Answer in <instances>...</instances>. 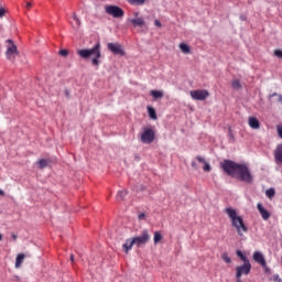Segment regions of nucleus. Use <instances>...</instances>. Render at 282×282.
<instances>
[{
	"mask_svg": "<svg viewBox=\"0 0 282 282\" xmlns=\"http://www.w3.org/2000/svg\"><path fill=\"white\" fill-rule=\"evenodd\" d=\"M220 169H223L224 173L229 175V177H235L236 180H239V182H245V184H252L254 180L252 172H250V167L246 164L224 160L220 162Z\"/></svg>",
	"mask_w": 282,
	"mask_h": 282,
	"instance_id": "f257e3e1",
	"label": "nucleus"
},
{
	"mask_svg": "<svg viewBox=\"0 0 282 282\" xmlns=\"http://www.w3.org/2000/svg\"><path fill=\"white\" fill-rule=\"evenodd\" d=\"M226 215H228L232 228L236 229L239 237H243L245 232H248V226L243 221V217L238 216L237 210L232 207H227L225 209Z\"/></svg>",
	"mask_w": 282,
	"mask_h": 282,
	"instance_id": "f03ea898",
	"label": "nucleus"
},
{
	"mask_svg": "<svg viewBox=\"0 0 282 282\" xmlns=\"http://www.w3.org/2000/svg\"><path fill=\"white\" fill-rule=\"evenodd\" d=\"M77 54L78 56H80V58H89L90 56H93L91 65H94L95 67H98V65H100V57L102 56L100 52V43L95 44L93 48L79 50L77 51Z\"/></svg>",
	"mask_w": 282,
	"mask_h": 282,
	"instance_id": "7ed1b4c3",
	"label": "nucleus"
},
{
	"mask_svg": "<svg viewBox=\"0 0 282 282\" xmlns=\"http://www.w3.org/2000/svg\"><path fill=\"white\" fill-rule=\"evenodd\" d=\"M140 140L143 144H151L155 140V130L152 128H143L141 132Z\"/></svg>",
	"mask_w": 282,
	"mask_h": 282,
	"instance_id": "20e7f679",
	"label": "nucleus"
},
{
	"mask_svg": "<svg viewBox=\"0 0 282 282\" xmlns=\"http://www.w3.org/2000/svg\"><path fill=\"white\" fill-rule=\"evenodd\" d=\"M150 240L151 235H149V230L144 229L140 236L132 238L131 245H134L138 248H140V246H145V243H149Z\"/></svg>",
	"mask_w": 282,
	"mask_h": 282,
	"instance_id": "39448f33",
	"label": "nucleus"
},
{
	"mask_svg": "<svg viewBox=\"0 0 282 282\" xmlns=\"http://www.w3.org/2000/svg\"><path fill=\"white\" fill-rule=\"evenodd\" d=\"M252 270V264L250 262H243L242 265L236 267V279H241V276H248Z\"/></svg>",
	"mask_w": 282,
	"mask_h": 282,
	"instance_id": "423d86ee",
	"label": "nucleus"
},
{
	"mask_svg": "<svg viewBox=\"0 0 282 282\" xmlns=\"http://www.w3.org/2000/svg\"><path fill=\"white\" fill-rule=\"evenodd\" d=\"M106 13L113 17V19H122L124 17V10L118 6L106 7Z\"/></svg>",
	"mask_w": 282,
	"mask_h": 282,
	"instance_id": "0eeeda50",
	"label": "nucleus"
},
{
	"mask_svg": "<svg viewBox=\"0 0 282 282\" xmlns=\"http://www.w3.org/2000/svg\"><path fill=\"white\" fill-rule=\"evenodd\" d=\"M8 45H7V58L9 61H14V58H17L19 52L17 51V45H14V42H12V40H8L7 41Z\"/></svg>",
	"mask_w": 282,
	"mask_h": 282,
	"instance_id": "6e6552de",
	"label": "nucleus"
},
{
	"mask_svg": "<svg viewBox=\"0 0 282 282\" xmlns=\"http://www.w3.org/2000/svg\"><path fill=\"white\" fill-rule=\"evenodd\" d=\"M189 96L193 100H206L210 96V93L206 89H197L191 90Z\"/></svg>",
	"mask_w": 282,
	"mask_h": 282,
	"instance_id": "1a4fd4ad",
	"label": "nucleus"
},
{
	"mask_svg": "<svg viewBox=\"0 0 282 282\" xmlns=\"http://www.w3.org/2000/svg\"><path fill=\"white\" fill-rule=\"evenodd\" d=\"M109 52H112L116 56H124V50H122V45L118 43H108L107 45Z\"/></svg>",
	"mask_w": 282,
	"mask_h": 282,
	"instance_id": "9d476101",
	"label": "nucleus"
},
{
	"mask_svg": "<svg viewBox=\"0 0 282 282\" xmlns=\"http://www.w3.org/2000/svg\"><path fill=\"white\" fill-rule=\"evenodd\" d=\"M139 15H140L139 12H134L135 19L130 20L133 28H144V25H145L144 19L143 18H138Z\"/></svg>",
	"mask_w": 282,
	"mask_h": 282,
	"instance_id": "9b49d317",
	"label": "nucleus"
},
{
	"mask_svg": "<svg viewBox=\"0 0 282 282\" xmlns=\"http://www.w3.org/2000/svg\"><path fill=\"white\" fill-rule=\"evenodd\" d=\"M253 260L256 261V263L262 265V268H265V265H268V263L265 262V258L263 257V253H261L260 251H256L253 253Z\"/></svg>",
	"mask_w": 282,
	"mask_h": 282,
	"instance_id": "f8f14e48",
	"label": "nucleus"
},
{
	"mask_svg": "<svg viewBox=\"0 0 282 282\" xmlns=\"http://www.w3.org/2000/svg\"><path fill=\"white\" fill-rule=\"evenodd\" d=\"M257 208L262 217V219H264V221H268V219H270V212H268L263 205L261 203H258Z\"/></svg>",
	"mask_w": 282,
	"mask_h": 282,
	"instance_id": "ddd939ff",
	"label": "nucleus"
},
{
	"mask_svg": "<svg viewBox=\"0 0 282 282\" xmlns=\"http://www.w3.org/2000/svg\"><path fill=\"white\" fill-rule=\"evenodd\" d=\"M274 160L276 164H282V143L278 144L275 151H274Z\"/></svg>",
	"mask_w": 282,
	"mask_h": 282,
	"instance_id": "4468645a",
	"label": "nucleus"
},
{
	"mask_svg": "<svg viewBox=\"0 0 282 282\" xmlns=\"http://www.w3.org/2000/svg\"><path fill=\"white\" fill-rule=\"evenodd\" d=\"M249 127L251 129H260L261 122H259V119H257L256 117H249Z\"/></svg>",
	"mask_w": 282,
	"mask_h": 282,
	"instance_id": "2eb2a0df",
	"label": "nucleus"
},
{
	"mask_svg": "<svg viewBox=\"0 0 282 282\" xmlns=\"http://www.w3.org/2000/svg\"><path fill=\"white\" fill-rule=\"evenodd\" d=\"M131 241H133V238L127 239L126 242L122 246L123 252H126V254L129 253V250H131L134 246V245H131Z\"/></svg>",
	"mask_w": 282,
	"mask_h": 282,
	"instance_id": "dca6fc26",
	"label": "nucleus"
},
{
	"mask_svg": "<svg viewBox=\"0 0 282 282\" xmlns=\"http://www.w3.org/2000/svg\"><path fill=\"white\" fill-rule=\"evenodd\" d=\"M73 21L72 22V26L75 29V30H78V28H80V19L78 18V15H76V12L73 13Z\"/></svg>",
	"mask_w": 282,
	"mask_h": 282,
	"instance_id": "f3484780",
	"label": "nucleus"
},
{
	"mask_svg": "<svg viewBox=\"0 0 282 282\" xmlns=\"http://www.w3.org/2000/svg\"><path fill=\"white\" fill-rule=\"evenodd\" d=\"M150 96L158 100V98H164V93L162 90H151Z\"/></svg>",
	"mask_w": 282,
	"mask_h": 282,
	"instance_id": "a211bd4d",
	"label": "nucleus"
},
{
	"mask_svg": "<svg viewBox=\"0 0 282 282\" xmlns=\"http://www.w3.org/2000/svg\"><path fill=\"white\" fill-rule=\"evenodd\" d=\"M25 259V254L19 253L15 259V268H21L23 261Z\"/></svg>",
	"mask_w": 282,
	"mask_h": 282,
	"instance_id": "6ab92c4d",
	"label": "nucleus"
},
{
	"mask_svg": "<svg viewBox=\"0 0 282 282\" xmlns=\"http://www.w3.org/2000/svg\"><path fill=\"white\" fill-rule=\"evenodd\" d=\"M148 113L151 120H158V113L155 112V108L148 106Z\"/></svg>",
	"mask_w": 282,
	"mask_h": 282,
	"instance_id": "aec40b11",
	"label": "nucleus"
},
{
	"mask_svg": "<svg viewBox=\"0 0 282 282\" xmlns=\"http://www.w3.org/2000/svg\"><path fill=\"white\" fill-rule=\"evenodd\" d=\"M127 195H128L127 189L119 191L117 193V202H123L124 197H127Z\"/></svg>",
	"mask_w": 282,
	"mask_h": 282,
	"instance_id": "412c9836",
	"label": "nucleus"
},
{
	"mask_svg": "<svg viewBox=\"0 0 282 282\" xmlns=\"http://www.w3.org/2000/svg\"><path fill=\"white\" fill-rule=\"evenodd\" d=\"M180 50L183 52V54H191V46H188L186 43H181Z\"/></svg>",
	"mask_w": 282,
	"mask_h": 282,
	"instance_id": "4be33fe9",
	"label": "nucleus"
},
{
	"mask_svg": "<svg viewBox=\"0 0 282 282\" xmlns=\"http://www.w3.org/2000/svg\"><path fill=\"white\" fill-rule=\"evenodd\" d=\"M265 195L269 199H272L276 195V191H274V188H269L265 191Z\"/></svg>",
	"mask_w": 282,
	"mask_h": 282,
	"instance_id": "5701e85b",
	"label": "nucleus"
},
{
	"mask_svg": "<svg viewBox=\"0 0 282 282\" xmlns=\"http://www.w3.org/2000/svg\"><path fill=\"white\" fill-rule=\"evenodd\" d=\"M237 257H239V259H241V261H243V263H248L250 262V260H248V258L243 254V252H241L240 250H238L236 252Z\"/></svg>",
	"mask_w": 282,
	"mask_h": 282,
	"instance_id": "b1692460",
	"label": "nucleus"
},
{
	"mask_svg": "<svg viewBox=\"0 0 282 282\" xmlns=\"http://www.w3.org/2000/svg\"><path fill=\"white\" fill-rule=\"evenodd\" d=\"M147 0H130L129 3L131 6H144Z\"/></svg>",
	"mask_w": 282,
	"mask_h": 282,
	"instance_id": "393cba45",
	"label": "nucleus"
},
{
	"mask_svg": "<svg viewBox=\"0 0 282 282\" xmlns=\"http://www.w3.org/2000/svg\"><path fill=\"white\" fill-rule=\"evenodd\" d=\"M231 87H232L234 89H241V82H240L239 79L232 80Z\"/></svg>",
	"mask_w": 282,
	"mask_h": 282,
	"instance_id": "a878e982",
	"label": "nucleus"
},
{
	"mask_svg": "<svg viewBox=\"0 0 282 282\" xmlns=\"http://www.w3.org/2000/svg\"><path fill=\"white\" fill-rule=\"evenodd\" d=\"M162 239V234L160 231L154 232V243H160V240Z\"/></svg>",
	"mask_w": 282,
	"mask_h": 282,
	"instance_id": "bb28decb",
	"label": "nucleus"
},
{
	"mask_svg": "<svg viewBox=\"0 0 282 282\" xmlns=\"http://www.w3.org/2000/svg\"><path fill=\"white\" fill-rule=\"evenodd\" d=\"M37 164H39V169H45V167H47V160L41 159V160L37 162Z\"/></svg>",
	"mask_w": 282,
	"mask_h": 282,
	"instance_id": "cd10ccee",
	"label": "nucleus"
},
{
	"mask_svg": "<svg viewBox=\"0 0 282 282\" xmlns=\"http://www.w3.org/2000/svg\"><path fill=\"white\" fill-rule=\"evenodd\" d=\"M221 259H223V261H225V263H232V259H230L228 257V253H226V252L223 253Z\"/></svg>",
	"mask_w": 282,
	"mask_h": 282,
	"instance_id": "c85d7f7f",
	"label": "nucleus"
},
{
	"mask_svg": "<svg viewBox=\"0 0 282 282\" xmlns=\"http://www.w3.org/2000/svg\"><path fill=\"white\" fill-rule=\"evenodd\" d=\"M203 171H205V173H210L212 167H210V164L208 162L204 163Z\"/></svg>",
	"mask_w": 282,
	"mask_h": 282,
	"instance_id": "c756f323",
	"label": "nucleus"
},
{
	"mask_svg": "<svg viewBox=\"0 0 282 282\" xmlns=\"http://www.w3.org/2000/svg\"><path fill=\"white\" fill-rule=\"evenodd\" d=\"M270 281H274V282H282L281 275L279 274H273L272 279H270Z\"/></svg>",
	"mask_w": 282,
	"mask_h": 282,
	"instance_id": "7c9ffc66",
	"label": "nucleus"
},
{
	"mask_svg": "<svg viewBox=\"0 0 282 282\" xmlns=\"http://www.w3.org/2000/svg\"><path fill=\"white\" fill-rule=\"evenodd\" d=\"M276 131H278L279 138H281V140H282V126L281 124L276 126Z\"/></svg>",
	"mask_w": 282,
	"mask_h": 282,
	"instance_id": "2f4dec72",
	"label": "nucleus"
},
{
	"mask_svg": "<svg viewBox=\"0 0 282 282\" xmlns=\"http://www.w3.org/2000/svg\"><path fill=\"white\" fill-rule=\"evenodd\" d=\"M69 54V51H67V50H61L59 51V56H67Z\"/></svg>",
	"mask_w": 282,
	"mask_h": 282,
	"instance_id": "473e14b6",
	"label": "nucleus"
},
{
	"mask_svg": "<svg viewBox=\"0 0 282 282\" xmlns=\"http://www.w3.org/2000/svg\"><path fill=\"white\" fill-rule=\"evenodd\" d=\"M274 56H276L278 58H282V51L281 50H275L274 51Z\"/></svg>",
	"mask_w": 282,
	"mask_h": 282,
	"instance_id": "72a5a7b5",
	"label": "nucleus"
},
{
	"mask_svg": "<svg viewBox=\"0 0 282 282\" xmlns=\"http://www.w3.org/2000/svg\"><path fill=\"white\" fill-rule=\"evenodd\" d=\"M197 162H199L200 164H205L206 159H204L203 156H196Z\"/></svg>",
	"mask_w": 282,
	"mask_h": 282,
	"instance_id": "f704fd0d",
	"label": "nucleus"
},
{
	"mask_svg": "<svg viewBox=\"0 0 282 282\" xmlns=\"http://www.w3.org/2000/svg\"><path fill=\"white\" fill-rule=\"evenodd\" d=\"M4 15H6V9L0 8V19H3Z\"/></svg>",
	"mask_w": 282,
	"mask_h": 282,
	"instance_id": "c9c22d12",
	"label": "nucleus"
},
{
	"mask_svg": "<svg viewBox=\"0 0 282 282\" xmlns=\"http://www.w3.org/2000/svg\"><path fill=\"white\" fill-rule=\"evenodd\" d=\"M154 25L156 28H162V22H160V20H154Z\"/></svg>",
	"mask_w": 282,
	"mask_h": 282,
	"instance_id": "e433bc0d",
	"label": "nucleus"
},
{
	"mask_svg": "<svg viewBox=\"0 0 282 282\" xmlns=\"http://www.w3.org/2000/svg\"><path fill=\"white\" fill-rule=\"evenodd\" d=\"M192 169H194V171H197V169H199L197 166V162H195V161L192 162Z\"/></svg>",
	"mask_w": 282,
	"mask_h": 282,
	"instance_id": "4c0bfd02",
	"label": "nucleus"
},
{
	"mask_svg": "<svg viewBox=\"0 0 282 282\" xmlns=\"http://www.w3.org/2000/svg\"><path fill=\"white\" fill-rule=\"evenodd\" d=\"M32 9V2H26V10H31Z\"/></svg>",
	"mask_w": 282,
	"mask_h": 282,
	"instance_id": "58836bf2",
	"label": "nucleus"
},
{
	"mask_svg": "<svg viewBox=\"0 0 282 282\" xmlns=\"http://www.w3.org/2000/svg\"><path fill=\"white\" fill-rule=\"evenodd\" d=\"M0 197H6V192H3V189H0Z\"/></svg>",
	"mask_w": 282,
	"mask_h": 282,
	"instance_id": "ea45409f",
	"label": "nucleus"
},
{
	"mask_svg": "<svg viewBox=\"0 0 282 282\" xmlns=\"http://www.w3.org/2000/svg\"><path fill=\"white\" fill-rule=\"evenodd\" d=\"M11 237H12V239H13L14 241H17V239H18L17 234H12Z\"/></svg>",
	"mask_w": 282,
	"mask_h": 282,
	"instance_id": "a19ab883",
	"label": "nucleus"
},
{
	"mask_svg": "<svg viewBox=\"0 0 282 282\" xmlns=\"http://www.w3.org/2000/svg\"><path fill=\"white\" fill-rule=\"evenodd\" d=\"M139 219H144V214H140Z\"/></svg>",
	"mask_w": 282,
	"mask_h": 282,
	"instance_id": "79ce46f5",
	"label": "nucleus"
},
{
	"mask_svg": "<svg viewBox=\"0 0 282 282\" xmlns=\"http://www.w3.org/2000/svg\"><path fill=\"white\" fill-rule=\"evenodd\" d=\"M70 261L74 263V254L70 256Z\"/></svg>",
	"mask_w": 282,
	"mask_h": 282,
	"instance_id": "37998d69",
	"label": "nucleus"
},
{
	"mask_svg": "<svg viewBox=\"0 0 282 282\" xmlns=\"http://www.w3.org/2000/svg\"><path fill=\"white\" fill-rule=\"evenodd\" d=\"M265 268V272H270V269L269 268H267V267H264Z\"/></svg>",
	"mask_w": 282,
	"mask_h": 282,
	"instance_id": "c03bdc74",
	"label": "nucleus"
},
{
	"mask_svg": "<svg viewBox=\"0 0 282 282\" xmlns=\"http://www.w3.org/2000/svg\"><path fill=\"white\" fill-rule=\"evenodd\" d=\"M237 279V282H241V278H236Z\"/></svg>",
	"mask_w": 282,
	"mask_h": 282,
	"instance_id": "a18cd8bd",
	"label": "nucleus"
},
{
	"mask_svg": "<svg viewBox=\"0 0 282 282\" xmlns=\"http://www.w3.org/2000/svg\"><path fill=\"white\" fill-rule=\"evenodd\" d=\"M274 96H276V93L272 94V95H271V98L274 97Z\"/></svg>",
	"mask_w": 282,
	"mask_h": 282,
	"instance_id": "49530a36",
	"label": "nucleus"
},
{
	"mask_svg": "<svg viewBox=\"0 0 282 282\" xmlns=\"http://www.w3.org/2000/svg\"><path fill=\"white\" fill-rule=\"evenodd\" d=\"M280 102H282V96L280 95V99H279Z\"/></svg>",
	"mask_w": 282,
	"mask_h": 282,
	"instance_id": "de8ad7c7",
	"label": "nucleus"
},
{
	"mask_svg": "<svg viewBox=\"0 0 282 282\" xmlns=\"http://www.w3.org/2000/svg\"><path fill=\"white\" fill-rule=\"evenodd\" d=\"M3 239V236L0 234V241Z\"/></svg>",
	"mask_w": 282,
	"mask_h": 282,
	"instance_id": "09e8293b",
	"label": "nucleus"
},
{
	"mask_svg": "<svg viewBox=\"0 0 282 282\" xmlns=\"http://www.w3.org/2000/svg\"><path fill=\"white\" fill-rule=\"evenodd\" d=\"M127 1H128V3H130L131 0H127Z\"/></svg>",
	"mask_w": 282,
	"mask_h": 282,
	"instance_id": "8fccbe9b",
	"label": "nucleus"
}]
</instances>
